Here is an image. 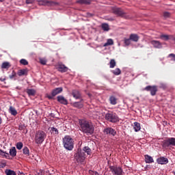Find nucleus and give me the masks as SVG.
Instances as JSON below:
<instances>
[{
  "mask_svg": "<svg viewBox=\"0 0 175 175\" xmlns=\"http://www.w3.org/2000/svg\"><path fill=\"white\" fill-rule=\"evenodd\" d=\"M79 131L86 135H92L94 133L93 124L88 120H79Z\"/></svg>",
  "mask_w": 175,
  "mask_h": 175,
  "instance_id": "1",
  "label": "nucleus"
},
{
  "mask_svg": "<svg viewBox=\"0 0 175 175\" xmlns=\"http://www.w3.org/2000/svg\"><path fill=\"white\" fill-rule=\"evenodd\" d=\"M62 145L66 150L72 151L75 148V140L70 135H65L62 138Z\"/></svg>",
  "mask_w": 175,
  "mask_h": 175,
  "instance_id": "2",
  "label": "nucleus"
},
{
  "mask_svg": "<svg viewBox=\"0 0 175 175\" xmlns=\"http://www.w3.org/2000/svg\"><path fill=\"white\" fill-rule=\"evenodd\" d=\"M47 135L46 133L42 130L37 131L35 133V144L38 145H41L43 144Z\"/></svg>",
  "mask_w": 175,
  "mask_h": 175,
  "instance_id": "3",
  "label": "nucleus"
},
{
  "mask_svg": "<svg viewBox=\"0 0 175 175\" xmlns=\"http://www.w3.org/2000/svg\"><path fill=\"white\" fill-rule=\"evenodd\" d=\"M105 120L108 121V122L116 123L119 122V117L116 113L108 111V113H105Z\"/></svg>",
  "mask_w": 175,
  "mask_h": 175,
  "instance_id": "4",
  "label": "nucleus"
},
{
  "mask_svg": "<svg viewBox=\"0 0 175 175\" xmlns=\"http://www.w3.org/2000/svg\"><path fill=\"white\" fill-rule=\"evenodd\" d=\"M109 168L112 175H123V170L120 167L109 165Z\"/></svg>",
  "mask_w": 175,
  "mask_h": 175,
  "instance_id": "5",
  "label": "nucleus"
},
{
  "mask_svg": "<svg viewBox=\"0 0 175 175\" xmlns=\"http://www.w3.org/2000/svg\"><path fill=\"white\" fill-rule=\"evenodd\" d=\"M144 90L150 92L152 96H156V94L159 91L157 85H148L144 88Z\"/></svg>",
  "mask_w": 175,
  "mask_h": 175,
  "instance_id": "6",
  "label": "nucleus"
},
{
  "mask_svg": "<svg viewBox=\"0 0 175 175\" xmlns=\"http://www.w3.org/2000/svg\"><path fill=\"white\" fill-rule=\"evenodd\" d=\"M175 146V137H170L163 142V148Z\"/></svg>",
  "mask_w": 175,
  "mask_h": 175,
  "instance_id": "7",
  "label": "nucleus"
},
{
  "mask_svg": "<svg viewBox=\"0 0 175 175\" xmlns=\"http://www.w3.org/2000/svg\"><path fill=\"white\" fill-rule=\"evenodd\" d=\"M112 13H113V14H115V16L118 17H126V12H124L123 10H122V8H113Z\"/></svg>",
  "mask_w": 175,
  "mask_h": 175,
  "instance_id": "8",
  "label": "nucleus"
},
{
  "mask_svg": "<svg viewBox=\"0 0 175 175\" xmlns=\"http://www.w3.org/2000/svg\"><path fill=\"white\" fill-rule=\"evenodd\" d=\"M75 158L77 161L83 163L85 160V153L83 151L77 152L76 154H75Z\"/></svg>",
  "mask_w": 175,
  "mask_h": 175,
  "instance_id": "9",
  "label": "nucleus"
},
{
  "mask_svg": "<svg viewBox=\"0 0 175 175\" xmlns=\"http://www.w3.org/2000/svg\"><path fill=\"white\" fill-rule=\"evenodd\" d=\"M103 133H104V134H105L108 136H111V137H115V135H116V131H115V129H113L111 127H107V128L104 129V130L103 131Z\"/></svg>",
  "mask_w": 175,
  "mask_h": 175,
  "instance_id": "10",
  "label": "nucleus"
},
{
  "mask_svg": "<svg viewBox=\"0 0 175 175\" xmlns=\"http://www.w3.org/2000/svg\"><path fill=\"white\" fill-rule=\"evenodd\" d=\"M62 92V88H57L51 92V95L47 96V98L50 100L53 99L57 95L61 94Z\"/></svg>",
  "mask_w": 175,
  "mask_h": 175,
  "instance_id": "11",
  "label": "nucleus"
},
{
  "mask_svg": "<svg viewBox=\"0 0 175 175\" xmlns=\"http://www.w3.org/2000/svg\"><path fill=\"white\" fill-rule=\"evenodd\" d=\"M59 3L49 1H39V5L57 6Z\"/></svg>",
  "mask_w": 175,
  "mask_h": 175,
  "instance_id": "12",
  "label": "nucleus"
},
{
  "mask_svg": "<svg viewBox=\"0 0 175 175\" xmlns=\"http://www.w3.org/2000/svg\"><path fill=\"white\" fill-rule=\"evenodd\" d=\"M57 66V69H58V72H61V73H65L69 70V68L62 63H58Z\"/></svg>",
  "mask_w": 175,
  "mask_h": 175,
  "instance_id": "13",
  "label": "nucleus"
},
{
  "mask_svg": "<svg viewBox=\"0 0 175 175\" xmlns=\"http://www.w3.org/2000/svg\"><path fill=\"white\" fill-rule=\"evenodd\" d=\"M157 163H159L160 165H166L169 162L168 159L165 158L164 157L157 158Z\"/></svg>",
  "mask_w": 175,
  "mask_h": 175,
  "instance_id": "14",
  "label": "nucleus"
},
{
  "mask_svg": "<svg viewBox=\"0 0 175 175\" xmlns=\"http://www.w3.org/2000/svg\"><path fill=\"white\" fill-rule=\"evenodd\" d=\"M72 105L76 109H81L84 107V103H83V99H81L79 102H75Z\"/></svg>",
  "mask_w": 175,
  "mask_h": 175,
  "instance_id": "15",
  "label": "nucleus"
},
{
  "mask_svg": "<svg viewBox=\"0 0 175 175\" xmlns=\"http://www.w3.org/2000/svg\"><path fill=\"white\" fill-rule=\"evenodd\" d=\"M124 40H129L133 42H138V40H139V37L138 36V35H137L135 33H131V34H130L129 38H124Z\"/></svg>",
  "mask_w": 175,
  "mask_h": 175,
  "instance_id": "16",
  "label": "nucleus"
},
{
  "mask_svg": "<svg viewBox=\"0 0 175 175\" xmlns=\"http://www.w3.org/2000/svg\"><path fill=\"white\" fill-rule=\"evenodd\" d=\"M57 100L58 101V103L62 104V105H68V100H66V98H65V97H64V96H58L57 97Z\"/></svg>",
  "mask_w": 175,
  "mask_h": 175,
  "instance_id": "17",
  "label": "nucleus"
},
{
  "mask_svg": "<svg viewBox=\"0 0 175 175\" xmlns=\"http://www.w3.org/2000/svg\"><path fill=\"white\" fill-rule=\"evenodd\" d=\"M28 75V69H20L17 71V75L18 77L27 76Z\"/></svg>",
  "mask_w": 175,
  "mask_h": 175,
  "instance_id": "18",
  "label": "nucleus"
},
{
  "mask_svg": "<svg viewBox=\"0 0 175 175\" xmlns=\"http://www.w3.org/2000/svg\"><path fill=\"white\" fill-rule=\"evenodd\" d=\"M150 44L153 45V47H154L155 49L161 48V43L160 42V41L152 40L150 41Z\"/></svg>",
  "mask_w": 175,
  "mask_h": 175,
  "instance_id": "19",
  "label": "nucleus"
},
{
  "mask_svg": "<svg viewBox=\"0 0 175 175\" xmlns=\"http://www.w3.org/2000/svg\"><path fill=\"white\" fill-rule=\"evenodd\" d=\"M72 95L76 100L81 98V93H80L79 90H73V92H72Z\"/></svg>",
  "mask_w": 175,
  "mask_h": 175,
  "instance_id": "20",
  "label": "nucleus"
},
{
  "mask_svg": "<svg viewBox=\"0 0 175 175\" xmlns=\"http://www.w3.org/2000/svg\"><path fill=\"white\" fill-rule=\"evenodd\" d=\"M109 104L116 105L118 103V98L115 96H110L109 98Z\"/></svg>",
  "mask_w": 175,
  "mask_h": 175,
  "instance_id": "21",
  "label": "nucleus"
},
{
  "mask_svg": "<svg viewBox=\"0 0 175 175\" xmlns=\"http://www.w3.org/2000/svg\"><path fill=\"white\" fill-rule=\"evenodd\" d=\"M91 150L88 146H85L83 148H82V150H78V152H82L83 153H86L88 155H90Z\"/></svg>",
  "mask_w": 175,
  "mask_h": 175,
  "instance_id": "22",
  "label": "nucleus"
},
{
  "mask_svg": "<svg viewBox=\"0 0 175 175\" xmlns=\"http://www.w3.org/2000/svg\"><path fill=\"white\" fill-rule=\"evenodd\" d=\"M9 113L13 116H16L17 115V111L16 109L12 106L9 107Z\"/></svg>",
  "mask_w": 175,
  "mask_h": 175,
  "instance_id": "23",
  "label": "nucleus"
},
{
  "mask_svg": "<svg viewBox=\"0 0 175 175\" xmlns=\"http://www.w3.org/2000/svg\"><path fill=\"white\" fill-rule=\"evenodd\" d=\"M16 148L13 147L9 150L8 154L10 155L12 157H16Z\"/></svg>",
  "mask_w": 175,
  "mask_h": 175,
  "instance_id": "24",
  "label": "nucleus"
},
{
  "mask_svg": "<svg viewBox=\"0 0 175 175\" xmlns=\"http://www.w3.org/2000/svg\"><path fill=\"white\" fill-rule=\"evenodd\" d=\"M145 162L146 163H154L153 158L149 155H145Z\"/></svg>",
  "mask_w": 175,
  "mask_h": 175,
  "instance_id": "25",
  "label": "nucleus"
},
{
  "mask_svg": "<svg viewBox=\"0 0 175 175\" xmlns=\"http://www.w3.org/2000/svg\"><path fill=\"white\" fill-rule=\"evenodd\" d=\"M9 68H10V64L8 62L2 63V64L1 65V69H9Z\"/></svg>",
  "mask_w": 175,
  "mask_h": 175,
  "instance_id": "26",
  "label": "nucleus"
},
{
  "mask_svg": "<svg viewBox=\"0 0 175 175\" xmlns=\"http://www.w3.org/2000/svg\"><path fill=\"white\" fill-rule=\"evenodd\" d=\"M77 3H79L81 5H89L90 4V0H78L77 1Z\"/></svg>",
  "mask_w": 175,
  "mask_h": 175,
  "instance_id": "27",
  "label": "nucleus"
},
{
  "mask_svg": "<svg viewBox=\"0 0 175 175\" xmlns=\"http://www.w3.org/2000/svg\"><path fill=\"white\" fill-rule=\"evenodd\" d=\"M36 92L33 89H27V94L29 96H34Z\"/></svg>",
  "mask_w": 175,
  "mask_h": 175,
  "instance_id": "28",
  "label": "nucleus"
},
{
  "mask_svg": "<svg viewBox=\"0 0 175 175\" xmlns=\"http://www.w3.org/2000/svg\"><path fill=\"white\" fill-rule=\"evenodd\" d=\"M141 130V125L139 123L135 122H134V131L138 132Z\"/></svg>",
  "mask_w": 175,
  "mask_h": 175,
  "instance_id": "29",
  "label": "nucleus"
},
{
  "mask_svg": "<svg viewBox=\"0 0 175 175\" xmlns=\"http://www.w3.org/2000/svg\"><path fill=\"white\" fill-rule=\"evenodd\" d=\"M101 29H103V31H109V27L108 26V24H107V23L101 24Z\"/></svg>",
  "mask_w": 175,
  "mask_h": 175,
  "instance_id": "30",
  "label": "nucleus"
},
{
  "mask_svg": "<svg viewBox=\"0 0 175 175\" xmlns=\"http://www.w3.org/2000/svg\"><path fill=\"white\" fill-rule=\"evenodd\" d=\"M113 44V41L112 40V39L109 38L107 40V42L104 44L103 46L105 47V46H111Z\"/></svg>",
  "mask_w": 175,
  "mask_h": 175,
  "instance_id": "31",
  "label": "nucleus"
},
{
  "mask_svg": "<svg viewBox=\"0 0 175 175\" xmlns=\"http://www.w3.org/2000/svg\"><path fill=\"white\" fill-rule=\"evenodd\" d=\"M116 66V62H115V59H112L109 60V68L112 69Z\"/></svg>",
  "mask_w": 175,
  "mask_h": 175,
  "instance_id": "32",
  "label": "nucleus"
},
{
  "mask_svg": "<svg viewBox=\"0 0 175 175\" xmlns=\"http://www.w3.org/2000/svg\"><path fill=\"white\" fill-rule=\"evenodd\" d=\"M23 154H24V155L28 157L29 156V149H28V148H27V146H25L23 148Z\"/></svg>",
  "mask_w": 175,
  "mask_h": 175,
  "instance_id": "33",
  "label": "nucleus"
},
{
  "mask_svg": "<svg viewBox=\"0 0 175 175\" xmlns=\"http://www.w3.org/2000/svg\"><path fill=\"white\" fill-rule=\"evenodd\" d=\"M51 134H53V135H57L59 133L58 131V129L55 127H51Z\"/></svg>",
  "mask_w": 175,
  "mask_h": 175,
  "instance_id": "34",
  "label": "nucleus"
},
{
  "mask_svg": "<svg viewBox=\"0 0 175 175\" xmlns=\"http://www.w3.org/2000/svg\"><path fill=\"white\" fill-rule=\"evenodd\" d=\"M5 174L6 175H16V172L12 170H5Z\"/></svg>",
  "mask_w": 175,
  "mask_h": 175,
  "instance_id": "35",
  "label": "nucleus"
},
{
  "mask_svg": "<svg viewBox=\"0 0 175 175\" xmlns=\"http://www.w3.org/2000/svg\"><path fill=\"white\" fill-rule=\"evenodd\" d=\"M121 73L120 69L119 68H115V70H112V74L115 76H118Z\"/></svg>",
  "mask_w": 175,
  "mask_h": 175,
  "instance_id": "36",
  "label": "nucleus"
},
{
  "mask_svg": "<svg viewBox=\"0 0 175 175\" xmlns=\"http://www.w3.org/2000/svg\"><path fill=\"white\" fill-rule=\"evenodd\" d=\"M0 156H2L3 157L8 159V157H9V154L7 153L6 152H3V150H1L0 149Z\"/></svg>",
  "mask_w": 175,
  "mask_h": 175,
  "instance_id": "37",
  "label": "nucleus"
},
{
  "mask_svg": "<svg viewBox=\"0 0 175 175\" xmlns=\"http://www.w3.org/2000/svg\"><path fill=\"white\" fill-rule=\"evenodd\" d=\"M14 148H17L18 150H21L23 148V142H17Z\"/></svg>",
  "mask_w": 175,
  "mask_h": 175,
  "instance_id": "38",
  "label": "nucleus"
},
{
  "mask_svg": "<svg viewBox=\"0 0 175 175\" xmlns=\"http://www.w3.org/2000/svg\"><path fill=\"white\" fill-rule=\"evenodd\" d=\"M26 129H27V128H26L25 125H24V124H20L18 126V131H26Z\"/></svg>",
  "mask_w": 175,
  "mask_h": 175,
  "instance_id": "39",
  "label": "nucleus"
},
{
  "mask_svg": "<svg viewBox=\"0 0 175 175\" xmlns=\"http://www.w3.org/2000/svg\"><path fill=\"white\" fill-rule=\"evenodd\" d=\"M163 16H164V18H170V17H171V14L168 12H165L163 14Z\"/></svg>",
  "mask_w": 175,
  "mask_h": 175,
  "instance_id": "40",
  "label": "nucleus"
},
{
  "mask_svg": "<svg viewBox=\"0 0 175 175\" xmlns=\"http://www.w3.org/2000/svg\"><path fill=\"white\" fill-rule=\"evenodd\" d=\"M20 64H21V65L27 66V65H28V61H27L26 59H21L20 60Z\"/></svg>",
  "mask_w": 175,
  "mask_h": 175,
  "instance_id": "41",
  "label": "nucleus"
},
{
  "mask_svg": "<svg viewBox=\"0 0 175 175\" xmlns=\"http://www.w3.org/2000/svg\"><path fill=\"white\" fill-rule=\"evenodd\" d=\"M160 38L164 40H168L170 39L168 35H161Z\"/></svg>",
  "mask_w": 175,
  "mask_h": 175,
  "instance_id": "42",
  "label": "nucleus"
},
{
  "mask_svg": "<svg viewBox=\"0 0 175 175\" xmlns=\"http://www.w3.org/2000/svg\"><path fill=\"white\" fill-rule=\"evenodd\" d=\"M16 77V72L14 71L12 72V75H9V79H13V78Z\"/></svg>",
  "mask_w": 175,
  "mask_h": 175,
  "instance_id": "43",
  "label": "nucleus"
},
{
  "mask_svg": "<svg viewBox=\"0 0 175 175\" xmlns=\"http://www.w3.org/2000/svg\"><path fill=\"white\" fill-rule=\"evenodd\" d=\"M35 2V0H25V3L27 5L33 4Z\"/></svg>",
  "mask_w": 175,
  "mask_h": 175,
  "instance_id": "44",
  "label": "nucleus"
},
{
  "mask_svg": "<svg viewBox=\"0 0 175 175\" xmlns=\"http://www.w3.org/2000/svg\"><path fill=\"white\" fill-rule=\"evenodd\" d=\"M131 41V40H124V45L129 46Z\"/></svg>",
  "mask_w": 175,
  "mask_h": 175,
  "instance_id": "45",
  "label": "nucleus"
},
{
  "mask_svg": "<svg viewBox=\"0 0 175 175\" xmlns=\"http://www.w3.org/2000/svg\"><path fill=\"white\" fill-rule=\"evenodd\" d=\"M40 62L42 65H46L47 61L45 59H40Z\"/></svg>",
  "mask_w": 175,
  "mask_h": 175,
  "instance_id": "46",
  "label": "nucleus"
},
{
  "mask_svg": "<svg viewBox=\"0 0 175 175\" xmlns=\"http://www.w3.org/2000/svg\"><path fill=\"white\" fill-rule=\"evenodd\" d=\"M160 88L165 90L167 88V85L165 83H160Z\"/></svg>",
  "mask_w": 175,
  "mask_h": 175,
  "instance_id": "47",
  "label": "nucleus"
},
{
  "mask_svg": "<svg viewBox=\"0 0 175 175\" xmlns=\"http://www.w3.org/2000/svg\"><path fill=\"white\" fill-rule=\"evenodd\" d=\"M168 57H172V61H174V62H175V54H174V53H171V54H170L169 55H168Z\"/></svg>",
  "mask_w": 175,
  "mask_h": 175,
  "instance_id": "48",
  "label": "nucleus"
},
{
  "mask_svg": "<svg viewBox=\"0 0 175 175\" xmlns=\"http://www.w3.org/2000/svg\"><path fill=\"white\" fill-rule=\"evenodd\" d=\"M5 165H6L5 163H0V168H3Z\"/></svg>",
  "mask_w": 175,
  "mask_h": 175,
  "instance_id": "49",
  "label": "nucleus"
},
{
  "mask_svg": "<svg viewBox=\"0 0 175 175\" xmlns=\"http://www.w3.org/2000/svg\"><path fill=\"white\" fill-rule=\"evenodd\" d=\"M0 81H1V82H3V81H5V79H2V78H1V79H0Z\"/></svg>",
  "mask_w": 175,
  "mask_h": 175,
  "instance_id": "50",
  "label": "nucleus"
},
{
  "mask_svg": "<svg viewBox=\"0 0 175 175\" xmlns=\"http://www.w3.org/2000/svg\"><path fill=\"white\" fill-rule=\"evenodd\" d=\"M1 124H2V119L1 118V116H0V126H1Z\"/></svg>",
  "mask_w": 175,
  "mask_h": 175,
  "instance_id": "51",
  "label": "nucleus"
},
{
  "mask_svg": "<svg viewBox=\"0 0 175 175\" xmlns=\"http://www.w3.org/2000/svg\"><path fill=\"white\" fill-rule=\"evenodd\" d=\"M88 16H93V14H88Z\"/></svg>",
  "mask_w": 175,
  "mask_h": 175,
  "instance_id": "52",
  "label": "nucleus"
},
{
  "mask_svg": "<svg viewBox=\"0 0 175 175\" xmlns=\"http://www.w3.org/2000/svg\"><path fill=\"white\" fill-rule=\"evenodd\" d=\"M5 0H0V2H3Z\"/></svg>",
  "mask_w": 175,
  "mask_h": 175,
  "instance_id": "53",
  "label": "nucleus"
},
{
  "mask_svg": "<svg viewBox=\"0 0 175 175\" xmlns=\"http://www.w3.org/2000/svg\"><path fill=\"white\" fill-rule=\"evenodd\" d=\"M27 131H25V132H23V133H25V134H27Z\"/></svg>",
  "mask_w": 175,
  "mask_h": 175,
  "instance_id": "54",
  "label": "nucleus"
},
{
  "mask_svg": "<svg viewBox=\"0 0 175 175\" xmlns=\"http://www.w3.org/2000/svg\"><path fill=\"white\" fill-rule=\"evenodd\" d=\"M27 131H25V132H23V133H25V134H27Z\"/></svg>",
  "mask_w": 175,
  "mask_h": 175,
  "instance_id": "55",
  "label": "nucleus"
},
{
  "mask_svg": "<svg viewBox=\"0 0 175 175\" xmlns=\"http://www.w3.org/2000/svg\"><path fill=\"white\" fill-rule=\"evenodd\" d=\"M174 175H175V172H174Z\"/></svg>",
  "mask_w": 175,
  "mask_h": 175,
  "instance_id": "56",
  "label": "nucleus"
},
{
  "mask_svg": "<svg viewBox=\"0 0 175 175\" xmlns=\"http://www.w3.org/2000/svg\"><path fill=\"white\" fill-rule=\"evenodd\" d=\"M160 175H164V174H160Z\"/></svg>",
  "mask_w": 175,
  "mask_h": 175,
  "instance_id": "57",
  "label": "nucleus"
},
{
  "mask_svg": "<svg viewBox=\"0 0 175 175\" xmlns=\"http://www.w3.org/2000/svg\"><path fill=\"white\" fill-rule=\"evenodd\" d=\"M174 40L175 41V38H174Z\"/></svg>",
  "mask_w": 175,
  "mask_h": 175,
  "instance_id": "58",
  "label": "nucleus"
}]
</instances>
